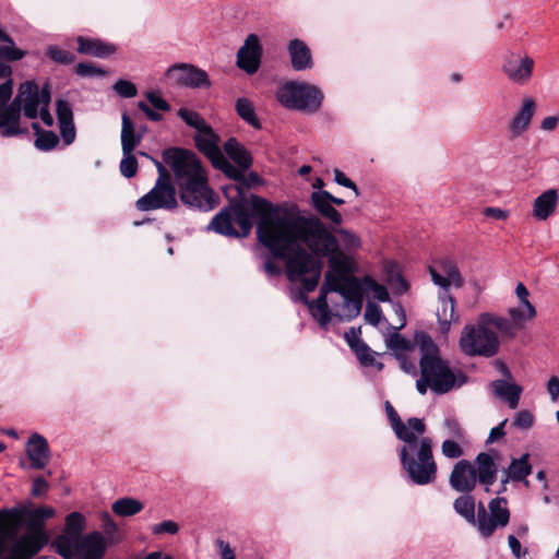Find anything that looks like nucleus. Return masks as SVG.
Instances as JSON below:
<instances>
[{
	"instance_id": "nucleus-12",
	"label": "nucleus",
	"mask_w": 559,
	"mask_h": 559,
	"mask_svg": "<svg viewBox=\"0 0 559 559\" xmlns=\"http://www.w3.org/2000/svg\"><path fill=\"white\" fill-rule=\"evenodd\" d=\"M178 205L177 189L157 185H154L147 193L135 202V207L141 212L154 210L174 211Z\"/></svg>"
},
{
	"instance_id": "nucleus-41",
	"label": "nucleus",
	"mask_w": 559,
	"mask_h": 559,
	"mask_svg": "<svg viewBox=\"0 0 559 559\" xmlns=\"http://www.w3.org/2000/svg\"><path fill=\"white\" fill-rule=\"evenodd\" d=\"M143 503L133 498H120L112 503V512L119 516H132L143 510Z\"/></svg>"
},
{
	"instance_id": "nucleus-6",
	"label": "nucleus",
	"mask_w": 559,
	"mask_h": 559,
	"mask_svg": "<svg viewBox=\"0 0 559 559\" xmlns=\"http://www.w3.org/2000/svg\"><path fill=\"white\" fill-rule=\"evenodd\" d=\"M461 350L469 356L492 357L498 353L499 340L495 332L484 326L466 325L460 337Z\"/></svg>"
},
{
	"instance_id": "nucleus-57",
	"label": "nucleus",
	"mask_w": 559,
	"mask_h": 559,
	"mask_svg": "<svg viewBox=\"0 0 559 559\" xmlns=\"http://www.w3.org/2000/svg\"><path fill=\"white\" fill-rule=\"evenodd\" d=\"M17 94L23 99L39 98V86L34 81H26L20 85Z\"/></svg>"
},
{
	"instance_id": "nucleus-10",
	"label": "nucleus",
	"mask_w": 559,
	"mask_h": 559,
	"mask_svg": "<svg viewBox=\"0 0 559 559\" xmlns=\"http://www.w3.org/2000/svg\"><path fill=\"white\" fill-rule=\"evenodd\" d=\"M535 61L527 53L507 51L502 57L501 71L514 84L526 85L532 80Z\"/></svg>"
},
{
	"instance_id": "nucleus-50",
	"label": "nucleus",
	"mask_w": 559,
	"mask_h": 559,
	"mask_svg": "<svg viewBox=\"0 0 559 559\" xmlns=\"http://www.w3.org/2000/svg\"><path fill=\"white\" fill-rule=\"evenodd\" d=\"M56 114L58 119V124H64L67 122L73 121V111L69 102L64 99H57L56 102Z\"/></svg>"
},
{
	"instance_id": "nucleus-30",
	"label": "nucleus",
	"mask_w": 559,
	"mask_h": 559,
	"mask_svg": "<svg viewBox=\"0 0 559 559\" xmlns=\"http://www.w3.org/2000/svg\"><path fill=\"white\" fill-rule=\"evenodd\" d=\"M224 152L241 170H248L253 164L251 153L238 142L236 138H229L224 143Z\"/></svg>"
},
{
	"instance_id": "nucleus-46",
	"label": "nucleus",
	"mask_w": 559,
	"mask_h": 559,
	"mask_svg": "<svg viewBox=\"0 0 559 559\" xmlns=\"http://www.w3.org/2000/svg\"><path fill=\"white\" fill-rule=\"evenodd\" d=\"M362 287L365 286L367 289L373 293V296L377 300L381 302L390 301V294L385 286L379 284L371 276H365L360 278Z\"/></svg>"
},
{
	"instance_id": "nucleus-53",
	"label": "nucleus",
	"mask_w": 559,
	"mask_h": 559,
	"mask_svg": "<svg viewBox=\"0 0 559 559\" xmlns=\"http://www.w3.org/2000/svg\"><path fill=\"white\" fill-rule=\"evenodd\" d=\"M385 271H386V281L389 282V284L391 285H399L400 289L402 292H406L409 287L408 283L406 282V280L402 276V274H400L399 272L395 271V265L392 264V263H386L385 264Z\"/></svg>"
},
{
	"instance_id": "nucleus-22",
	"label": "nucleus",
	"mask_w": 559,
	"mask_h": 559,
	"mask_svg": "<svg viewBox=\"0 0 559 559\" xmlns=\"http://www.w3.org/2000/svg\"><path fill=\"white\" fill-rule=\"evenodd\" d=\"M26 454L32 468L43 469L50 460V449L47 440L39 433H33L26 444Z\"/></svg>"
},
{
	"instance_id": "nucleus-63",
	"label": "nucleus",
	"mask_w": 559,
	"mask_h": 559,
	"mask_svg": "<svg viewBox=\"0 0 559 559\" xmlns=\"http://www.w3.org/2000/svg\"><path fill=\"white\" fill-rule=\"evenodd\" d=\"M335 231L342 237L347 249H356L360 246V239L354 233L343 228L335 229Z\"/></svg>"
},
{
	"instance_id": "nucleus-25",
	"label": "nucleus",
	"mask_w": 559,
	"mask_h": 559,
	"mask_svg": "<svg viewBox=\"0 0 559 559\" xmlns=\"http://www.w3.org/2000/svg\"><path fill=\"white\" fill-rule=\"evenodd\" d=\"M537 104L533 97L523 99V104L509 124L512 138L523 134L530 127L532 118L536 112Z\"/></svg>"
},
{
	"instance_id": "nucleus-1",
	"label": "nucleus",
	"mask_w": 559,
	"mask_h": 559,
	"mask_svg": "<svg viewBox=\"0 0 559 559\" xmlns=\"http://www.w3.org/2000/svg\"><path fill=\"white\" fill-rule=\"evenodd\" d=\"M251 213H247L242 200L235 201L230 210L237 215L240 230L229 222V213L224 211L213 225L217 231L230 238L248 237L253 227L252 219H258L257 235L259 241L272 255L285 261L286 275L292 282H300L307 293L313 292L321 278L323 258H329V271L343 280L347 286L353 275V261L340 250L335 235L313 214L302 215L298 206L280 214V207L269 200L251 197Z\"/></svg>"
},
{
	"instance_id": "nucleus-51",
	"label": "nucleus",
	"mask_w": 559,
	"mask_h": 559,
	"mask_svg": "<svg viewBox=\"0 0 559 559\" xmlns=\"http://www.w3.org/2000/svg\"><path fill=\"white\" fill-rule=\"evenodd\" d=\"M515 294L521 302L526 309L527 318L533 319L536 316L535 307L528 301V289L523 283H518L515 288Z\"/></svg>"
},
{
	"instance_id": "nucleus-36",
	"label": "nucleus",
	"mask_w": 559,
	"mask_h": 559,
	"mask_svg": "<svg viewBox=\"0 0 559 559\" xmlns=\"http://www.w3.org/2000/svg\"><path fill=\"white\" fill-rule=\"evenodd\" d=\"M442 307L438 309L437 317L442 332H448L452 322L459 321L455 312V299L451 295L443 294L440 296Z\"/></svg>"
},
{
	"instance_id": "nucleus-58",
	"label": "nucleus",
	"mask_w": 559,
	"mask_h": 559,
	"mask_svg": "<svg viewBox=\"0 0 559 559\" xmlns=\"http://www.w3.org/2000/svg\"><path fill=\"white\" fill-rule=\"evenodd\" d=\"M5 82L0 84V116L2 110L7 107L13 94V80L12 78H4Z\"/></svg>"
},
{
	"instance_id": "nucleus-54",
	"label": "nucleus",
	"mask_w": 559,
	"mask_h": 559,
	"mask_svg": "<svg viewBox=\"0 0 559 559\" xmlns=\"http://www.w3.org/2000/svg\"><path fill=\"white\" fill-rule=\"evenodd\" d=\"M385 271H386V281L389 282V284L391 285H399L400 289L402 292H406L409 287L408 283L406 282V280L402 276V274H400L399 272L395 271V265L392 264V263H386L385 264Z\"/></svg>"
},
{
	"instance_id": "nucleus-34",
	"label": "nucleus",
	"mask_w": 559,
	"mask_h": 559,
	"mask_svg": "<svg viewBox=\"0 0 559 559\" xmlns=\"http://www.w3.org/2000/svg\"><path fill=\"white\" fill-rule=\"evenodd\" d=\"M349 282L352 285L347 286V290L343 293L342 297L345 305L352 307V317H357L362 308L365 288L361 285L360 278H352Z\"/></svg>"
},
{
	"instance_id": "nucleus-17",
	"label": "nucleus",
	"mask_w": 559,
	"mask_h": 559,
	"mask_svg": "<svg viewBox=\"0 0 559 559\" xmlns=\"http://www.w3.org/2000/svg\"><path fill=\"white\" fill-rule=\"evenodd\" d=\"M0 80L11 78L13 74L12 62L22 60L27 51L19 48L14 39L0 28Z\"/></svg>"
},
{
	"instance_id": "nucleus-32",
	"label": "nucleus",
	"mask_w": 559,
	"mask_h": 559,
	"mask_svg": "<svg viewBox=\"0 0 559 559\" xmlns=\"http://www.w3.org/2000/svg\"><path fill=\"white\" fill-rule=\"evenodd\" d=\"M350 332L353 334V337H350L346 333L347 343L352 350L356 354L360 364L365 367L377 366V368L381 370L383 368V364L376 361L370 347L362 340L358 338L355 335V331L353 328L350 329Z\"/></svg>"
},
{
	"instance_id": "nucleus-26",
	"label": "nucleus",
	"mask_w": 559,
	"mask_h": 559,
	"mask_svg": "<svg viewBox=\"0 0 559 559\" xmlns=\"http://www.w3.org/2000/svg\"><path fill=\"white\" fill-rule=\"evenodd\" d=\"M76 43L78 52L81 55L107 58L117 51L116 45L104 41L99 38L78 36Z\"/></svg>"
},
{
	"instance_id": "nucleus-33",
	"label": "nucleus",
	"mask_w": 559,
	"mask_h": 559,
	"mask_svg": "<svg viewBox=\"0 0 559 559\" xmlns=\"http://www.w3.org/2000/svg\"><path fill=\"white\" fill-rule=\"evenodd\" d=\"M121 148L122 153L134 152L143 139L142 132H136L131 118L127 112L122 114Z\"/></svg>"
},
{
	"instance_id": "nucleus-40",
	"label": "nucleus",
	"mask_w": 559,
	"mask_h": 559,
	"mask_svg": "<svg viewBox=\"0 0 559 559\" xmlns=\"http://www.w3.org/2000/svg\"><path fill=\"white\" fill-rule=\"evenodd\" d=\"M237 115L254 129H261L262 124L257 117L253 104L248 98H238L235 104Z\"/></svg>"
},
{
	"instance_id": "nucleus-14",
	"label": "nucleus",
	"mask_w": 559,
	"mask_h": 559,
	"mask_svg": "<svg viewBox=\"0 0 559 559\" xmlns=\"http://www.w3.org/2000/svg\"><path fill=\"white\" fill-rule=\"evenodd\" d=\"M178 193L181 202L189 206L203 211L213 209L212 190L207 186V178L198 179L194 186L185 183L178 186Z\"/></svg>"
},
{
	"instance_id": "nucleus-42",
	"label": "nucleus",
	"mask_w": 559,
	"mask_h": 559,
	"mask_svg": "<svg viewBox=\"0 0 559 559\" xmlns=\"http://www.w3.org/2000/svg\"><path fill=\"white\" fill-rule=\"evenodd\" d=\"M412 342L415 344V346H418L421 353V357L440 356L438 346L435 344L433 340L427 332L417 331L414 335V341Z\"/></svg>"
},
{
	"instance_id": "nucleus-23",
	"label": "nucleus",
	"mask_w": 559,
	"mask_h": 559,
	"mask_svg": "<svg viewBox=\"0 0 559 559\" xmlns=\"http://www.w3.org/2000/svg\"><path fill=\"white\" fill-rule=\"evenodd\" d=\"M476 478L480 485L486 486V491L489 492V487L495 484L498 474V464L491 453L480 452L475 459Z\"/></svg>"
},
{
	"instance_id": "nucleus-43",
	"label": "nucleus",
	"mask_w": 559,
	"mask_h": 559,
	"mask_svg": "<svg viewBox=\"0 0 559 559\" xmlns=\"http://www.w3.org/2000/svg\"><path fill=\"white\" fill-rule=\"evenodd\" d=\"M480 323L484 326L492 325L499 330L502 334L508 336L514 335V324L502 317L492 316L490 313H483L479 318Z\"/></svg>"
},
{
	"instance_id": "nucleus-35",
	"label": "nucleus",
	"mask_w": 559,
	"mask_h": 559,
	"mask_svg": "<svg viewBox=\"0 0 559 559\" xmlns=\"http://www.w3.org/2000/svg\"><path fill=\"white\" fill-rule=\"evenodd\" d=\"M405 316L403 314L400 326L393 328L395 331L385 338L386 347L393 352L396 359H402V354L415 348V344L411 340L405 338L397 332L405 325Z\"/></svg>"
},
{
	"instance_id": "nucleus-27",
	"label": "nucleus",
	"mask_w": 559,
	"mask_h": 559,
	"mask_svg": "<svg viewBox=\"0 0 559 559\" xmlns=\"http://www.w3.org/2000/svg\"><path fill=\"white\" fill-rule=\"evenodd\" d=\"M310 204L318 215H316L321 222L323 219L329 221L333 225L340 226L343 223L342 214L332 205L330 201L323 197V192L313 191L310 195Z\"/></svg>"
},
{
	"instance_id": "nucleus-59",
	"label": "nucleus",
	"mask_w": 559,
	"mask_h": 559,
	"mask_svg": "<svg viewBox=\"0 0 559 559\" xmlns=\"http://www.w3.org/2000/svg\"><path fill=\"white\" fill-rule=\"evenodd\" d=\"M442 454L449 459H459L463 455L462 447L454 440H444L441 445Z\"/></svg>"
},
{
	"instance_id": "nucleus-16",
	"label": "nucleus",
	"mask_w": 559,
	"mask_h": 559,
	"mask_svg": "<svg viewBox=\"0 0 559 559\" xmlns=\"http://www.w3.org/2000/svg\"><path fill=\"white\" fill-rule=\"evenodd\" d=\"M262 46L258 35L250 34L237 52V67L248 74L258 72L261 66Z\"/></svg>"
},
{
	"instance_id": "nucleus-19",
	"label": "nucleus",
	"mask_w": 559,
	"mask_h": 559,
	"mask_svg": "<svg viewBox=\"0 0 559 559\" xmlns=\"http://www.w3.org/2000/svg\"><path fill=\"white\" fill-rule=\"evenodd\" d=\"M489 515L483 533V537L488 538L493 535L496 530L506 527L511 518L510 510L508 509V499L504 497H497L488 503Z\"/></svg>"
},
{
	"instance_id": "nucleus-61",
	"label": "nucleus",
	"mask_w": 559,
	"mask_h": 559,
	"mask_svg": "<svg viewBox=\"0 0 559 559\" xmlns=\"http://www.w3.org/2000/svg\"><path fill=\"white\" fill-rule=\"evenodd\" d=\"M382 318V310L381 308L373 304L368 302L365 311V319L366 321L371 325H378Z\"/></svg>"
},
{
	"instance_id": "nucleus-55",
	"label": "nucleus",
	"mask_w": 559,
	"mask_h": 559,
	"mask_svg": "<svg viewBox=\"0 0 559 559\" xmlns=\"http://www.w3.org/2000/svg\"><path fill=\"white\" fill-rule=\"evenodd\" d=\"M112 88L119 96L123 98H132L138 94L136 86L132 82L122 79L118 80L114 84Z\"/></svg>"
},
{
	"instance_id": "nucleus-48",
	"label": "nucleus",
	"mask_w": 559,
	"mask_h": 559,
	"mask_svg": "<svg viewBox=\"0 0 559 559\" xmlns=\"http://www.w3.org/2000/svg\"><path fill=\"white\" fill-rule=\"evenodd\" d=\"M123 157L120 162L119 168L120 173L123 177L130 179L133 178L138 173V159L134 156L133 152H130L129 154L122 153Z\"/></svg>"
},
{
	"instance_id": "nucleus-56",
	"label": "nucleus",
	"mask_w": 559,
	"mask_h": 559,
	"mask_svg": "<svg viewBox=\"0 0 559 559\" xmlns=\"http://www.w3.org/2000/svg\"><path fill=\"white\" fill-rule=\"evenodd\" d=\"M151 532L154 535L169 534L175 535L179 532V525L175 521L167 520L160 523L154 524L151 527Z\"/></svg>"
},
{
	"instance_id": "nucleus-11",
	"label": "nucleus",
	"mask_w": 559,
	"mask_h": 559,
	"mask_svg": "<svg viewBox=\"0 0 559 559\" xmlns=\"http://www.w3.org/2000/svg\"><path fill=\"white\" fill-rule=\"evenodd\" d=\"M85 528V518L80 512H71L66 518V531L53 540L56 552L64 559L73 556V544L82 537Z\"/></svg>"
},
{
	"instance_id": "nucleus-38",
	"label": "nucleus",
	"mask_w": 559,
	"mask_h": 559,
	"mask_svg": "<svg viewBox=\"0 0 559 559\" xmlns=\"http://www.w3.org/2000/svg\"><path fill=\"white\" fill-rule=\"evenodd\" d=\"M32 128L36 134L35 147L37 150L47 152L58 145L59 138L53 131L41 129L38 122H33Z\"/></svg>"
},
{
	"instance_id": "nucleus-49",
	"label": "nucleus",
	"mask_w": 559,
	"mask_h": 559,
	"mask_svg": "<svg viewBox=\"0 0 559 559\" xmlns=\"http://www.w3.org/2000/svg\"><path fill=\"white\" fill-rule=\"evenodd\" d=\"M309 310L314 319H317L321 326H325L330 323L332 313L329 304L320 306V304L309 302Z\"/></svg>"
},
{
	"instance_id": "nucleus-62",
	"label": "nucleus",
	"mask_w": 559,
	"mask_h": 559,
	"mask_svg": "<svg viewBox=\"0 0 559 559\" xmlns=\"http://www.w3.org/2000/svg\"><path fill=\"white\" fill-rule=\"evenodd\" d=\"M58 126H59V131H60L63 143L66 145L72 144L74 142L75 135H76L74 122L71 121V122H67L64 124H58Z\"/></svg>"
},
{
	"instance_id": "nucleus-52",
	"label": "nucleus",
	"mask_w": 559,
	"mask_h": 559,
	"mask_svg": "<svg viewBox=\"0 0 559 559\" xmlns=\"http://www.w3.org/2000/svg\"><path fill=\"white\" fill-rule=\"evenodd\" d=\"M74 73L79 76H103L106 71L91 62H80L74 68Z\"/></svg>"
},
{
	"instance_id": "nucleus-9",
	"label": "nucleus",
	"mask_w": 559,
	"mask_h": 559,
	"mask_svg": "<svg viewBox=\"0 0 559 559\" xmlns=\"http://www.w3.org/2000/svg\"><path fill=\"white\" fill-rule=\"evenodd\" d=\"M262 183V178L260 177L259 174H257L255 171H251L249 173L248 175H245L243 174V179H241L239 181V186H236L235 187V190H236V195L234 197H228V189H224V194L226 195V198L228 199V204L226 206H224L213 218L212 221L210 222L209 226H207V229L210 230H213L222 236H224L222 233L217 231V229L215 228V225H213L215 218L222 214L224 211H226L227 213H229V222H230V225L236 229V230H240V227H239V224L237 222V215L234 213L233 210H230V207L233 206L234 202L235 201H238V200H242L243 202V206L245 209H247V213H251V205H250V202H251V197L252 195H255L254 193H251L249 197L246 195L245 193V188L246 189H249L253 186H258V185H261Z\"/></svg>"
},
{
	"instance_id": "nucleus-13",
	"label": "nucleus",
	"mask_w": 559,
	"mask_h": 559,
	"mask_svg": "<svg viewBox=\"0 0 559 559\" xmlns=\"http://www.w3.org/2000/svg\"><path fill=\"white\" fill-rule=\"evenodd\" d=\"M166 75L179 86L200 88L211 85L209 75L204 70L188 63L171 66L167 70Z\"/></svg>"
},
{
	"instance_id": "nucleus-64",
	"label": "nucleus",
	"mask_w": 559,
	"mask_h": 559,
	"mask_svg": "<svg viewBox=\"0 0 559 559\" xmlns=\"http://www.w3.org/2000/svg\"><path fill=\"white\" fill-rule=\"evenodd\" d=\"M146 99L152 105V107L157 110H160V111H169L170 110V105L155 92H147Z\"/></svg>"
},
{
	"instance_id": "nucleus-15",
	"label": "nucleus",
	"mask_w": 559,
	"mask_h": 559,
	"mask_svg": "<svg viewBox=\"0 0 559 559\" xmlns=\"http://www.w3.org/2000/svg\"><path fill=\"white\" fill-rule=\"evenodd\" d=\"M24 106V99L16 94L11 103L7 104L0 116V135L3 138L16 136L28 133L26 128L20 127L21 111Z\"/></svg>"
},
{
	"instance_id": "nucleus-24",
	"label": "nucleus",
	"mask_w": 559,
	"mask_h": 559,
	"mask_svg": "<svg viewBox=\"0 0 559 559\" xmlns=\"http://www.w3.org/2000/svg\"><path fill=\"white\" fill-rule=\"evenodd\" d=\"M218 143L219 136L210 124L194 135L195 147L205 155L211 163L215 162L223 154Z\"/></svg>"
},
{
	"instance_id": "nucleus-45",
	"label": "nucleus",
	"mask_w": 559,
	"mask_h": 559,
	"mask_svg": "<svg viewBox=\"0 0 559 559\" xmlns=\"http://www.w3.org/2000/svg\"><path fill=\"white\" fill-rule=\"evenodd\" d=\"M46 56L58 64H71L75 61L74 53L62 49L56 45H50L46 49Z\"/></svg>"
},
{
	"instance_id": "nucleus-4",
	"label": "nucleus",
	"mask_w": 559,
	"mask_h": 559,
	"mask_svg": "<svg viewBox=\"0 0 559 559\" xmlns=\"http://www.w3.org/2000/svg\"><path fill=\"white\" fill-rule=\"evenodd\" d=\"M163 162L171 169L178 186H194L198 179L205 178V171L197 154L182 147H168L162 152Z\"/></svg>"
},
{
	"instance_id": "nucleus-31",
	"label": "nucleus",
	"mask_w": 559,
	"mask_h": 559,
	"mask_svg": "<svg viewBox=\"0 0 559 559\" xmlns=\"http://www.w3.org/2000/svg\"><path fill=\"white\" fill-rule=\"evenodd\" d=\"M493 393L504 400L511 409L519 405L522 388L516 383H510L504 380H495L490 384Z\"/></svg>"
},
{
	"instance_id": "nucleus-3",
	"label": "nucleus",
	"mask_w": 559,
	"mask_h": 559,
	"mask_svg": "<svg viewBox=\"0 0 559 559\" xmlns=\"http://www.w3.org/2000/svg\"><path fill=\"white\" fill-rule=\"evenodd\" d=\"M276 100L288 110L305 114L318 112L323 104L322 91L308 82L286 81L275 93Z\"/></svg>"
},
{
	"instance_id": "nucleus-29",
	"label": "nucleus",
	"mask_w": 559,
	"mask_h": 559,
	"mask_svg": "<svg viewBox=\"0 0 559 559\" xmlns=\"http://www.w3.org/2000/svg\"><path fill=\"white\" fill-rule=\"evenodd\" d=\"M559 194L556 189H548L538 195L533 203V216L538 221L550 217L558 205Z\"/></svg>"
},
{
	"instance_id": "nucleus-37",
	"label": "nucleus",
	"mask_w": 559,
	"mask_h": 559,
	"mask_svg": "<svg viewBox=\"0 0 559 559\" xmlns=\"http://www.w3.org/2000/svg\"><path fill=\"white\" fill-rule=\"evenodd\" d=\"M506 473L508 474V478H511L513 481L525 480L527 484L526 477L532 473L530 454L524 453L520 459H512Z\"/></svg>"
},
{
	"instance_id": "nucleus-18",
	"label": "nucleus",
	"mask_w": 559,
	"mask_h": 559,
	"mask_svg": "<svg viewBox=\"0 0 559 559\" xmlns=\"http://www.w3.org/2000/svg\"><path fill=\"white\" fill-rule=\"evenodd\" d=\"M106 547L104 536L95 531L74 542L73 554L80 559H103Z\"/></svg>"
},
{
	"instance_id": "nucleus-60",
	"label": "nucleus",
	"mask_w": 559,
	"mask_h": 559,
	"mask_svg": "<svg viewBox=\"0 0 559 559\" xmlns=\"http://www.w3.org/2000/svg\"><path fill=\"white\" fill-rule=\"evenodd\" d=\"M534 424V416L531 412L523 409L516 413L512 425L519 429H530Z\"/></svg>"
},
{
	"instance_id": "nucleus-44",
	"label": "nucleus",
	"mask_w": 559,
	"mask_h": 559,
	"mask_svg": "<svg viewBox=\"0 0 559 559\" xmlns=\"http://www.w3.org/2000/svg\"><path fill=\"white\" fill-rule=\"evenodd\" d=\"M213 167L223 171L225 176L229 179L239 183L241 179H243V173L246 170H241L238 166H234L225 156L222 154L215 162L212 163Z\"/></svg>"
},
{
	"instance_id": "nucleus-2",
	"label": "nucleus",
	"mask_w": 559,
	"mask_h": 559,
	"mask_svg": "<svg viewBox=\"0 0 559 559\" xmlns=\"http://www.w3.org/2000/svg\"><path fill=\"white\" fill-rule=\"evenodd\" d=\"M384 406L396 438L406 443L400 450V460L409 479L420 486L435 481L437 464L432 454V441L428 437L418 441L416 436L426 432L424 420L411 417L404 424L389 401L385 402Z\"/></svg>"
},
{
	"instance_id": "nucleus-7",
	"label": "nucleus",
	"mask_w": 559,
	"mask_h": 559,
	"mask_svg": "<svg viewBox=\"0 0 559 559\" xmlns=\"http://www.w3.org/2000/svg\"><path fill=\"white\" fill-rule=\"evenodd\" d=\"M53 515L55 510L51 507H38L34 510L13 508L1 510L0 521L11 526L25 524L29 534H46L44 523Z\"/></svg>"
},
{
	"instance_id": "nucleus-39",
	"label": "nucleus",
	"mask_w": 559,
	"mask_h": 559,
	"mask_svg": "<svg viewBox=\"0 0 559 559\" xmlns=\"http://www.w3.org/2000/svg\"><path fill=\"white\" fill-rule=\"evenodd\" d=\"M453 508L467 523L475 525L476 503L473 496L469 493L460 496L454 500Z\"/></svg>"
},
{
	"instance_id": "nucleus-47",
	"label": "nucleus",
	"mask_w": 559,
	"mask_h": 559,
	"mask_svg": "<svg viewBox=\"0 0 559 559\" xmlns=\"http://www.w3.org/2000/svg\"><path fill=\"white\" fill-rule=\"evenodd\" d=\"M178 116L191 128H194L198 132L202 131L209 124L205 120L200 116V114L195 111H191L187 108H180L178 110Z\"/></svg>"
},
{
	"instance_id": "nucleus-5",
	"label": "nucleus",
	"mask_w": 559,
	"mask_h": 559,
	"mask_svg": "<svg viewBox=\"0 0 559 559\" xmlns=\"http://www.w3.org/2000/svg\"><path fill=\"white\" fill-rule=\"evenodd\" d=\"M420 373L430 380V389L437 394H445L453 388L462 386L467 382V376L462 371L454 373L448 361L438 357H420Z\"/></svg>"
},
{
	"instance_id": "nucleus-28",
	"label": "nucleus",
	"mask_w": 559,
	"mask_h": 559,
	"mask_svg": "<svg viewBox=\"0 0 559 559\" xmlns=\"http://www.w3.org/2000/svg\"><path fill=\"white\" fill-rule=\"evenodd\" d=\"M288 53L295 71H304L313 67L310 48L301 39H292L288 44Z\"/></svg>"
},
{
	"instance_id": "nucleus-8",
	"label": "nucleus",
	"mask_w": 559,
	"mask_h": 559,
	"mask_svg": "<svg viewBox=\"0 0 559 559\" xmlns=\"http://www.w3.org/2000/svg\"><path fill=\"white\" fill-rule=\"evenodd\" d=\"M53 515L55 510L51 507H38L34 510L13 508L1 510L0 521L11 526L25 524L29 534H46L44 523Z\"/></svg>"
},
{
	"instance_id": "nucleus-21",
	"label": "nucleus",
	"mask_w": 559,
	"mask_h": 559,
	"mask_svg": "<svg viewBox=\"0 0 559 559\" xmlns=\"http://www.w3.org/2000/svg\"><path fill=\"white\" fill-rule=\"evenodd\" d=\"M48 543L47 534H26L21 537L12 547L5 558L0 559H32Z\"/></svg>"
},
{
	"instance_id": "nucleus-20",
	"label": "nucleus",
	"mask_w": 559,
	"mask_h": 559,
	"mask_svg": "<svg viewBox=\"0 0 559 559\" xmlns=\"http://www.w3.org/2000/svg\"><path fill=\"white\" fill-rule=\"evenodd\" d=\"M449 483L459 492H472L477 485L475 466L467 460L459 461L451 472Z\"/></svg>"
}]
</instances>
